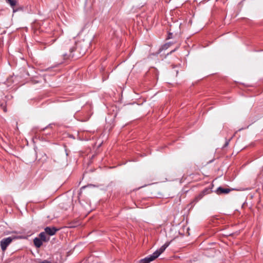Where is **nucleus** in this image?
<instances>
[{"label": "nucleus", "mask_w": 263, "mask_h": 263, "mask_svg": "<svg viewBox=\"0 0 263 263\" xmlns=\"http://www.w3.org/2000/svg\"><path fill=\"white\" fill-rule=\"evenodd\" d=\"M55 41V40H53V41H52V43H53Z\"/></svg>", "instance_id": "obj_13"}, {"label": "nucleus", "mask_w": 263, "mask_h": 263, "mask_svg": "<svg viewBox=\"0 0 263 263\" xmlns=\"http://www.w3.org/2000/svg\"><path fill=\"white\" fill-rule=\"evenodd\" d=\"M6 2L9 3L12 7H14L16 4V0H6Z\"/></svg>", "instance_id": "obj_8"}, {"label": "nucleus", "mask_w": 263, "mask_h": 263, "mask_svg": "<svg viewBox=\"0 0 263 263\" xmlns=\"http://www.w3.org/2000/svg\"><path fill=\"white\" fill-rule=\"evenodd\" d=\"M16 12V10L13 9V12Z\"/></svg>", "instance_id": "obj_12"}, {"label": "nucleus", "mask_w": 263, "mask_h": 263, "mask_svg": "<svg viewBox=\"0 0 263 263\" xmlns=\"http://www.w3.org/2000/svg\"><path fill=\"white\" fill-rule=\"evenodd\" d=\"M168 246V243H165L164 245L161 247L160 249L156 250L155 252L153 253V254L145 257L143 261L145 263H148L150 261H153L156 258H157L161 254H162L166 248Z\"/></svg>", "instance_id": "obj_1"}, {"label": "nucleus", "mask_w": 263, "mask_h": 263, "mask_svg": "<svg viewBox=\"0 0 263 263\" xmlns=\"http://www.w3.org/2000/svg\"><path fill=\"white\" fill-rule=\"evenodd\" d=\"M45 233H46L45 232L41 233L39 234V237H40L39 238L41 239V240L42 241L47 242V241H49V238L46 237Z\"/></svg>", "instance_id": "obj_7"}, {"label": "nucleus", "mask_w": 263, "mask_h": 263, "mask_svg": "<svg viewBox=\"0 0 263 263\" xmlns=\"http://www.w3.org/2000/svg\"><path fill=\"white\" fill-rule=\"evenodd\" d=\"M12 240L13 239L11 237H9L6 238H4L1 240V247L3 252L5 251L7 247L11 243Z\"/></svg>", "instance_id": "obj_3"}, {"label": "nucleus", "mask_w": 263, "mask_h": 263, "mask_svg": "<svg viewBox=\"0 0 263 263\" xmlns=\"http://www.w3.org/2000/svg\"><path fill=\"white\" fill-rule=\"evenodd\" d=\"M33 242L35 246L38 248L41 247L43 244V241L38 237H36L34 239Z\"/></svg>", "instance_id": "obj_5"}, {"label": "nucleus", "mask_w": 263, "mask_h": 263, "mask_svg": "<svg viewBox=\"0 0 263 263\" xmlns=\"http://www.w3.org/2000/svg\"><path fill=\"white\" fill-rule=\"evenodd\" d=\"M40 263H51V262L47 260H45Z\"/></svg>", "instance_id": "obj_10"}, {"label": "nucleus", "mask_w": 263, "mask_h": 263, "mask_svg": "<svg viewBox=\"0 0 263 263\" xmlns=\"http://www.w3.org/2000/svg\"><path fill=\"white\" fill-rule=\"evenodd\" d=\"M230 192V190L229 189H223L221 187H219L217 189V192L218 194H228Z\"/></svg>", "instance_id": "obj_6"}, {"label": "nucleus", "mask_w": 263, "mask_h": 263, "mask_svg": "<svg viewBox=\"0 0 263 263\" xmlns=\"http://www.w3.org/2000/svg\"><path fill=\"white\" fill-rule=\"evenodd\" d=\"M173 37V33L172 32H169L168 34L167 39H172Z\"/></svg>", "instance_id": "obj_9"}, {"label": "nucleus", "mask_w": 263, "mask_h": 263, "mask_svg": "<svg viewBox=\"0 0 263 263\" xmlns=\"http://www.w3.org/2000/svg\"><path fill=\"white\" fill-rule=\"evenodd\" d=\"M210 192L211 190L209 189H204L202 192H201L198 195H197L191 202L190 205H191V207L194 206L197 202H198L204 197V196L210 193Z\"/></svg>", "instance_id": "obj_2"}, {"label": "nucleus", "mask_w": 263, "mask_h": 263, "mask_svg": "<svg viewBox=\"0 0 263 263\" xmlns=\"http://www.w3.org/2000/svg\"><path fill=\"white\" fill-rule=\"evenodd\" d=\"M75 227L74 226H71L69 227Z\"/></svg>", "instance_id": "obj_11"}, {"label": "nucleus", "mask_w": 263, "mask_h": 263, "mask_svg": "<svg viewBox=\"0 0 263 263\" xmlns=\"http://www.w3.org/2000/svg\"><path fill=\"white\" fill-rule=\"evenodd\" d=\"M58 230L59 229L55 227H47L45 228V232L50 236L54 235Z\"/></svg>", "instance_id": "obj_4"}]
</instances>
